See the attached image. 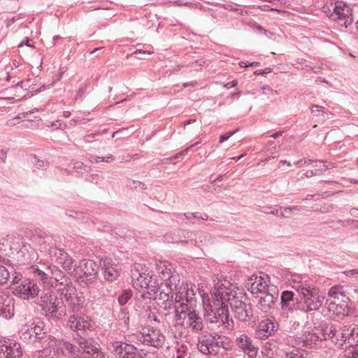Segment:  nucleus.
I'll return each mask as SVG.
<instances>
[{"label":"nucleus","instance_id":"nucleus-1","mask_svg":"<svg viewBox=\"0 0 358 358\" xmlns=\"http://www.w3.org/2000/svg\"><path fill=\"white\" fill-rule=\"evenodd\" d=\"M213 303L218 306L222 304L230 305L234 317L240 321L248 322L253 317V311L250 303L243 301L245 299L241 293H237L230 287H215L211 292Z\"/></svg>","mask_w":358,"mask_h":358},{"label":"nucleus","instance_id":"nucleus-2","mask_svg":"<svg viewBox=\"0 0 358 358\" xmlns=\"http://www.w3.org/2000/svg\"><path fill=\"white\" fill-rule=\"evenodd\" d=\"M292 288L298 292L299 296L298 310L309 313L322 307L325 296L315 286L307 282H295Z\"/></svg>","mask_w":358,"mask_h":358},{"label":"nucleus","instance_id":"nucleus-3","mask_svg":"<svg viewBox=\"0 0 358 358\" xmlns=\"http://www.w3.org/2000/svg\"><path fill=\"white\" fill-rule=\"evenodd\" d=\"M36 303L41 307L43 315L54 320H61L66 315L63 297L58 296L52 290L43 291Z\"/></svg>","mask_w":358,"mask_h":358},{"label":"nucleus","instance_id":"nucleus-4","mask_svg":"<svg viewBox=\"0 0 358 358\" xmlns=\"http://www.w3.org/2000/svg\"><path fill=\"white\" fill-rule=\"evenodd\" d=\"M44 327V322L38 319L30 320L22 326L19 331L20 338L27 344L41 342L46 335Z\"/></svg>","mask_w":358,"mask_h":358},{"label":"nucleus","instance_id":"nucleus-5","mask_svg":"<svg viewBox=\"0 0 358 358\" xmlns=\"http://www.w3.org/2000/svg\"><path fill=\"white\" fill-rule=\"evenodd\" d=\"M211 313L206 315V321L211 324H215L217 327H223L225 330H232L234 327V321L229 318L228 305H215L213 301V296L211 295V301L210 304Z\"/></svg>","mask_w":358,"mask_h":358},{"label":"nucleus","instance_id":"nucleus-6","mask_svg":"<svg viewBox=\"0 0 358 358\" xmlns=\"http://www.w3.org/2000/svg\"><path fill=\"white\" fill-rule=\"evenodd\" d=\"M194 288L196 286L192 283H182L180 285L178 283L174 286L175 303L179 304L180 308L194 309L196 302Z\"/></svg>","mask_w":358,"mask_h":358},{"label":"nucleus","instance_id":"nucleus-7","mask_svg":"<svg viewBox=\"0 0 358 358\" xmlns=\"http://www.w3.org/2000/svg\"><path fill=\"white\" fill-rule=\"evenodd\" d=\"M136 337L141 344L157 348L162 347L165 341V336L161 331L151 326L142 327Z\"/></svg>","mask_w":358,"mask_h":358},{"label":"nucleus","instance_id":"nucleus-8","mask_svg":"<svg viewBox=\"0 0 358 358\" xmlns=\"http://www.w3.org/2000/svg\"><path fill=\"white\" fill-rule=\"evenodd\" d=\"M63 299H65L66 314L78 313L84 307L85 302V296L83 292H78L75 287L69 290L59 289Z\"/></svg>","mask_w":358,"mask_h":358},{"label":"nucleus","instance_id":"nucleus-9","mask_svg":"<svg viewBox=\"0 0 358 358\" xmlns=\"http://www.w3.org/2000/svg\"><path fill=\"white\" fill-rule=\"evenodd\" d=\"M329 17L338 25L348 28L353 22L352 10L343 1H337Z\"/></svg>","mask_w":358,"mask_h":358},{"label":"nucleus","instance_id":"nucleus-10","mask_svg":"<svg viewBox=\"0 0 358 358\" xmlns=\"http://www.w3.org/2000/svg\"><path fill=\"white\" fill-rule=\"evenodd\" d=\"M48 255L52 263L60 266L68 273L72 274L73 269V259L63 248L50 247L48 250Z\"/></svg>","mask_w":358,"mask_h":358},{"label":"nucleus","instance_id":"nucleus-11","mask_svg":"<svg viewBox=\"0 0 358 358\" xmlns=\"http://www.w3.org/2000/svg\"><path fill=\"white\" fill-rule=\"evenodd\" d=\"M157 276L164 285L176 286L180 283V277L174 271L171 264L167 262H159L156 264Z\"/></svg>","mask_w":358,"mask_h":358},{"label":"nucleus","instance_id":"nucleus-12","mask_svg":"<svg viewBox=\"0 0 358 358\" xmlns=\"http://www.w3.org/2000/svg\"><path fill=\"white\" fill-rule=\"evenodd\" d=\"M79 268L82 274L77 276V281L80 284L90 285L97 278L99 266L93 260H83L79 262Z\"/></svg>","mask_w":358,"mask_h":358},{"label":"nucleus","instance_id":"nucleus-13","mask_svg":"<svg viewBox=\"0 0 358 358\" xmlns=\"http://www.w3.org/2000/svg\"><path fill=\"white\" fill-rule=\"evenodd\" d=\"M344 324L341 323L325 324L322 328L324 340L329 339L338 348L343 346Z\"/></svg>","mask_w":358,"mask_h":358},{"label":"nucleus","instance_id":"nucleus-14","mask_svg":"<svg viewBox=\"0 0 358 358\" xmlns=\"http://www.w3.org/2000/svg\"><path fill=\"white\" fill-rule=\"evenodd\" d=\"M58 356L64 358H83L82 350L78 346L65 340L58 341L52 346Z\"/></svg>","mask_w":358,"mask_h":358},{"label":"nucleus","instance_id":"nucleus-15","mask_svg":"<svg viewBox=\"0 0 358 358\" xmlns=\"http://www.w3.org/2000/svg\"><path fill=\"white\" fill-rule=\"evenodd\" d=\"M67 327L73 331H92L94 329V322L86 315H80L78 313L70 314L67 321Z\"/></svg>","mask_w":358,"mask_h":358},{"label":"nucleus","instance_id":"nucleus-16","mask_svg":"<svg viewBox=\"0 0 358 358\" xmlns=\"http://www.w3.org/2000/svg\"><path fill=\"white\" fill-rule=\"evenodd\" d=\"M20 343L10 338L0 339V358H21Z\"/></svg>","mask_w":358,"mask_h":358},{"label":"nucleus","instance_id":"nucleus-17","mask_svg":"<svg viewBox=\"0 0 358 358\" xmlns=\"http://www.w3.org/2000/svg\"><path fill=\"white\" fill-rule=\"evenodd\" d=\"M182 325L189 331L198 334L202 332L204 327L202 317L193 309L185 314Z\"/></svg>","mask_w":358,"mask_h":358},{"label":"nucleus","instance_id":"nucleus-18","mask_svg":"<svg viewBox=\"0 0 358 358\" xmlns=\"http://www.w3.org/2000/svg\"><path fill=\"white\" fill-rule=\"evenodd\" d=\"M79 345L82 350L83 357L85 358V355L91 356V358H104L103 353L100 350L99 345L95 343L92 339H87L85 337L80 336L74 338Z\"/></svg>","mask_w":358,"mask_h":358},{"label":"nucleus","instance_id":"nucleus-19","mask_svg":"<svg viewBox=\"0 0 358 358\" xmlns=\"http://www.w3.org/2000/svg\"><path fill=\"white\" fill-rule=\"evenodd\" d=\"M114 353L118 358H138L141 352L134 345L124 341H115L112 343Z\"/></svg>","mask_w":358,"mask_h":358},{"label":"nucleus","instance_id":"nucleus-20","mask_svg":"<svg viewBox=\"0 0 358 358\" xmlns=\"http://www.w3.org/2000/svg\"><path fill=\"white\" fill-rule=\"evenodd\" d=\"M100 266L105 280L108 282L116 280L120 275V266L109 257L102 258L100 261Z\"/></svg>","mask_w":358,"mask_h":358},{"label":"nucleus","instance_id":"nucleus-21","mask_svg":"<svg viewBox=\"0 0 358 358\" xmlns=\"http://www.w3.org/2000/svg\"><path fill=\"white\" fill-rule=\"evenodd\" d=\"M237 347L250 358L256 357L259 348L254 341L246 334H241L236 338Z\"/></svg>","mask_w":358,"mask_h":358},{"label":"nucleus","instance_id":"nucleus-22","mask_svg":"<svg viewBox=\"0 0 358 358\" xmlns=\"http://www.w3.org/2000/svg\"><path fill=\"white\" fill-rule=\"evenodd\" d=\"M278 328V324L272 320H262L255 329V336L261 340H265L271 336Z\"/></svg>","mask_w":358,"mask_h":358},{"label":"nucleus","instance_id":"nucleus-23","mask_svg":"<svg viewBox=\"0 0 358 358\" xmlns=\"http://www.w3.org/2000/svg\"><path fill=\"white\" fill-rule=\"evenodd\" d=\"M217 345L214 336L203 335L198 338L197 348L203 355H217Z\"/></svg>","mask_w":358,"mask_h":358},{"label":"nucleus","instance_id":"nucleus-24","mask_svg":"<svg viewBox=\"0 0 358 358\" xmlns=\"http://www.w3.org/2000/svg\"><path fill=\"white\" fill-rule=\"evenodd\" d=\"M40 289L38 285L30 280H25L16 289L17 294L22 299H34L38 295Z\"/></svg>","mask_w":358,"mask_h":358},{"label":"nucleus","instance_id":"nucleus-25","mask_svg":"<svg viewBox=\"0 0 358 358\" xmlns=\"http://www.w3.org/2000/svg\"><path fill=\"white\" fill-rule=\"evenodd\" d=\"M48 271L51 275V279L53 278L59 285L64 286L62 289H64V292L74 287L71 278L57 266H50L48 268Z\"/></svg>","mask_w":358,"mask_h":358},{"label":"nucleus","instance_id":"nucleus-26","mask_svg":"<svg viewBox=\"0 0 358 358\" xmlns=\"http://www.w3.org/2000/svg\"><path fill=\"white\" fill-rule=\"evenodd\" d=\"M299 300L294 297V293L289 290H285L281 293L280 305L283 312H293L298 309Z\"/></svg>","mask_w":358,"mask_h":358},{"label":"nucleus","instance_id":"nucleus-27","mask_svg":"<svg viewBox=\"0 0 358 358\" xmlns=\"http://www.w3.org/2000/svg\"><path fill=\"white\" fill-rule=\"evenodd\" d=\"M148 289L146 293H143L141 294V296L143 299H156V294L158 291L162 288L164 285V283L159 279V278L155 275H150L148 273Z\"/></svg>","mask_w":358,"mask_h":358},{"label":"nucleus","instance_id":"nucleus-28","mask_svg":"<svg viewBox=\"0 0 358 358\" xmlns=\"http://www.w3.org/2000/svg\"><path fill=\"white\" fill-rule=\"evenodd\" d=\"M14 301L13 299L6 296L0 292V316L5 319H10L14 316Z\"/></svg>","mask_w":358,"mask_h":358},{"label":"nucleus","instance_id":"nucleus-29","mask_svg":"<svg viewBox=\"0 0 358 358\" xmlns=\"http://www.w3.org/2000/svg\"><path fill=\"white\" fill-rule=\"evenodd\" d=\"M132 283L137 290L143 291L148 288V273L145 271L140 272L138 268L131 269Z\"/></svg>","mask_w":358,"mask_h":358},{"label":"nucleus","instance_id":"nucleus-30","mask_svg":"<svg viewBox=\"0 0 358 358\" xmlns=\"http://www.w3.org/2000/svg\"><path fill=\"white\" fill-rule=\"evenodd\" d=\"M246 286L252 294H256L264 293L267 285L262 277L252 275L248 278Z\"/></svg>","mask_w":358,"mask_h":358},{"label":"nucleus","instance_id":"nucleus-31","mask_svg":"<svg viewBox=\"0 0 358 358\" xmlns=\"http://www.w3.org/2000/svg\"><path fill=\"white\" fill-rule=\"evenodd\" d=\"M257 297L259 299L257 308L264 313H268L278 299L277 296H274V295L268 292H264Z\"/></svg>","mask_w":358,"mask_h":358},{"label":"nucleus","instance_id":"nucleus-32","mask_svg":"<svg viewBox=\"0 0 358 358\" xmlns=\"http://www.w3.org/2000/svg\"><path fill=\"white\" fill-rule=\"evenodd\" d=\"M298 344L306 348H311L317 344V342L324 340L322 333L318 334L317 333L308 332L303 334L298 338Z\"/></svg>","mask_w":358,"mask_h":358},{"label":"nucleus","instance_id":"nucleus-33","mask_svg":"<svg viewBox=\"0 0 358 358\" xmlns=\"http://www.w3.org/2000/svg\"><path fill=\"white\" fill-rule=\"evenodd\" d=\"M343 345L353 346L358 343V327L350 324H344Z\"/></svg>","mask_w":358,"mask_h":358},{"label":"nucleus","instance_id":"nucleus-34","mask_svg":"<svg viewBox=\"0 0 358 358\" xmlns=\"http://www.w3.org/2000/svg\"><path fill=\"white\" fill-rule=\"evenodd\" d=\"M60 172L62 174L71 175L73 172L83 176L86 173L88 172L87 167L84 166V164L81 162H76L73 163V166L71 169H60Z\"/></svg>","mask_w":358,"mask_h":358},{"label":"nucleus","instance_id":"nucleus-35","mask_svg":"<svg viewBox=\"0 0 358 358\" xmlns=\"http://www.w3.org/2000/svg\"><path fill=\"white\" fill-rule=\"evenodd\" d=\"M215 336V343L217 345V353L219 352V348H222L226 350H231L233 347L232 341L227 336H221L217 334L214 335Z\"/></svg>","mask_w":358,"mask_h":358},{"label":"nucleus","instance_id":"nucleus-36","mask_svg":"<svg viewBox=\"0 0 358 358\" xmlns=\"http://www.w3.org/2000/svg\"><path fill=\"white\" fill-rule=\"evenodd\" d=\"M313 167L314 169L308 170L305 173L304 176L309 178L314 176H320L322 173L323 171L329 168V166H325V164H321L320 162H315Z\"/></svg>","mask_w":358,"mask_h":358},{"label":"nucleus","instance_id":"nucleus-37","mask_svg":"<svg viewBox=\"0 0 358 358\" xmlns=\"http://www.w3.org/2000/svg\"><path fill=\"white\" fill-rule=\"evenodd\" d=\"M167 287V292H159V294H156V299L158 298L159 301H162V303L171 301L174 299L173 292L174 290V286L164 285Z\"/></svg>","mask_w":358,"mask_h":358},{"label":"nucleus","instance_id":"nucleus-38","mask_svg":"<svg viewBox=\"0 0 358 358\" xmlns=\"http://www.w3.org/2000/svg\"><path fill=\"white\" fill-rule=\"evenodd\" d=\"M31 268L35 275L38 277L43 283L45 284L49 282L50 279H51V275L49 271L46 273L40 269L37 266H33Z\"/></svg>","mask_w":358,"mask_h":358},{"label":"nucleus","instance_id":"nucleus-39","mask_svg":"<svg viewBox=\"0 0 358 358\" xmlns=\"http://www.w3.org/2000/svg\"><path fill=\"white\" fill-rule=\"evenodd\" d=\"M117 320L120 325L127 327L129 323V315L127 308H122L117 315Z\"/></svg>","mask_w":358,"mask_h":358},{"label":"nucleus","instance_id":"nucleus-40","mask_svg":"<svg viewBox=\"0 0 358 358\" xmlns=\"http://www.w3.org/2000/svg\"><path fill=\"white\" fill-rule=\"evenodd\" d=\"M20 240V236H15L14 234L3 235L0 236V245L9 247V244L11 243L12 241H17V243L18 244Z\"/></svg>","mask_w":358,"mask_h":358},{"label":"nucleus","instance_id":"nucleus-41","mask_svg":"<svg viewBox=\"0 0 358 358\" xmlns=\"http://www.w3.org/2000/svg\"><path fill=\"white\" fill-rule=\"evenodd\" d=\"M343 287L341 285H336L330 288L328 296L334 299H339L343 296Z\"/></svg>","mask_w":358,"mask_h":358},{"label":"nucleus","instance_id":"nucleus-42","mask_svg":"<svg viewBox=\"0 0 358 358\" xmlns=\"http://www.w3.org/2000/svg\"><path fill=\"white\" fill-rule=\"evenodd\" d=\"M132 296V292L130 289L124 290L118 296L117 301L120 306L126 304Z\"/></svg>","mask_w":358,"mask_h":358},{"label":"nucleus","instance_id":"nucleus-43","mask_svg":"<svg viewBox=\"0 0 358 358\" xmlns=\"http://www.w3.org/2000/svg\"><path fill=\"white\" fill-rule=\"evenodd\" d=\"M176 303H175V299L169 301L164 303H162V308L164 311L165 315H169L171 313H173V308H176L177 306H176Z\"/></svg>","mask_w":358,"mask_h":358},{"label":"nucleus","instance_id":"nucleus-44","mask_svg":"<svg viewBox=\"0 0 358 358\" xmlns=\"http://www.w3.org/2000/svg\"><path fill=\"white\" fill-rule=\"evenodd\" d=\"M280 210H282L280 212V216L282 217H288L295 210L299 211L300 208L298 206L280 207Z\"/></svg>","mask_w":358,"mask_h":358},{"label":"nucleus","instance_id":"nucleus-45","mask_svg":"<svg viewBox=\"0 0 358 358\" xmlns=\"http://www.w3.org/2000/svg\"><path fill=\"white\" fill-rule=\"evenodd\" d=\"M9 275L8 271L4 266L0 265V285L7 282Z\"/></svg>","mask_w":358,"mask_h":358},{"label":"nucleus","instance_id":"nucleus-46","mask_svg":"<svg viewBox=\"0 0 358 358\" xmlns=\"http://www.w3.org/2000/svg\"><path fill=\"white\" fill-rule=\"evenodd\" d=\"M179 308L180 307L178 306L176 308H173V313H174V316L177 321H179L181 320H183V317L185 316V314L188 313V310H187L186 308H181V310L180 311Z\"/></svg>","mask_w":358,"mask_h":358},{"label":"nucleus","instance_id":"nucleus-47","mask_svg":"<svg viewBox=\"0 0 358 358\" xmlns=\"http://www.w3.org/2000/svg\"><path fill=\"white\" fill-rule=\"evenodd\" d=\"M326 304L328 305L327 308L329 312L338 313L337 308H339L341 310H343V308L341 305L337 304L334 301H330L329 299L327 300Z\"/></svg>","mask_w":358,"mask_h":358},{"label":"nucleus","instance_id":"nucleus-48","mask_svg":"<svg viewBox=\"0 0 358 358\" xmlns=\"http://www.w3.org/2000/svg\"><path fill=\"white\" fill-rule=\"evenodd\" d=\"M87 87V83H83L80 86V87H79V89H78V92H77V93L76 94L75 99L76 100L82 99H83V97L84 96V95H85V94L86 92Z\"/></svg>","mask_w":358,"mask_h":358},{"label":"nucleus","instance_id":"nucleus-49","mask_svg":"<svg viewBox=\"0 0 358 358\" xmlns=\"http://www.w3.org/2000/svg\"><path fill=\"white\" fill-rule=\"evenodd\" d=\"M239 130V128H237L234 131L227 132L220 137V143H222L224 141H227L231 136H232L234 134H235L236 132H238Z\"/></svg>","mask_w":358,"mask_h":358},{"label":"nucleus","instance_id":"nucleus-50","mask_svg":"<svg viewBox=\"0 0 358 358\" xmlns=\"http://www.w3.org/2000/svg\"><path fill=\"white\" fill-rule=\"evenodd\" d=\"M33 163L37 169H46L48 166V162L40 160L34 157Z\"/></svg>","mask_w":358,"mask_h":358},{"label":"nucleus","instance_id":"nucleus-51","mask_svg":"<svg viewBox=\"0 0 358 358\" xmlns=\"http://www.w3.org/2000/svg\"><path fill=\"white\" fill-rule=\"evenodd\" d=\"M173 215L176 216L178 219H182V217H185V219L190 220L194 217H196V214L193 213H173Z\"/></svg>","mask_w":358,"mask_h":358},{"label":"nucleus","instance_id":"nucleus-52","mask_svg":"<svg viewBox=\"0 0 358 358\" xmlns=\"http://www.w3.org/2000/svg\"><path fill=\"white\" fill-rule=\"evenodd\" d=\"M324 110L325 108L324 107L317 105H313L311 108V113L313 115L318 116L320 113L323 115Z\"/></svg>","mask_w":358,"mask_h":358},{"label":"nucleus","instance_id":"nucleus-53","mask_svg":"<svg viewBox=\"0 0 358 358\" xmlns=\"http://www.w3.org/2000/svg\"><path fill=\"white\" fill-rule=\"evenodd\" d=\"M132 54L136 55H137L136 57L139 59H145L146 55H150V52L145 51V50H137L135 52H134Z\"/></svg>","mask_w":358,"mask_h":358},{"label":"nucleus","instance_id":"nucleus-54","mask_svg":"<svg viewBox=\"0 0 358 358\" xmlns=\"http://www.w3.org/2000/svg\"><path fill=\"white\" fill-rule=\"evenodd\" d=\"M107 131H108V129H104L102 131H97V132L94 133V134H90L86 135V136H84L83 141L85 142H89L88 141V138H94V137H96L97 136H100V135H102L103 134H106Z\"/></svg>","mask_w":358,"mask_h":358},{"label":"nucleus","instance_id":"nucleus-55","mask_svg":"<svg viewBox=\"0 0 358 358\" xmlns=\"http://www.w3.org/2000/svg\"><path fill=\"white\" fill-rule=\"evenodd\" d=\"M36 127L37 124L33 120L24 121L22 124V127L24 129H34Z\"/></svg>","mask_w":358,"mask_h":358},{"label":"nucleus","instance_id":"nucleus-56","mask_svg":"<svg viewBox=\"0 0 358 358\" xmlns=\"http://www.w3.org/2000/svg\"><path fill=\"white\" fill-rule=\"evenodd\" d=\"M66 215L70 217L73 218H80V216L82 215L81 212L75 211L73 210H66Z\"/></svg>","mask_w":358,"mask_h":358},{"label":"nucleus","instance_id":"nucleus-57","mask_svg":"<svg viewBox=\"0 0 358 358\" xmlns=\"http://www.w3.org/2000/svg\"><path fill=\"white\" fill-rule=\"evenodd\" d=\"M205 62L203 59H199L194 62H192L190 66L192 68L194 69L196 71H199L201 67L204 64Z\"/></svg>","mask_w":358,"mask_h":358},{"label":"nucleus","instance_id":"nucleus-58","mask_svg":"<svg viewBox=\"0 0 358 358\" xmlns=\"http://www.w3.org/2000/svg\"><path fill=\"white\" fill-rule=\"evenodd\" d=\"M314 162H313L311 159H299L297 161V166H299V167H302L303 166L313 164Z\"/></svg>","mask_w":358,"mask_h":358},{"label":"nucleus","instance_id":"nucleus-59","mask_svg":"<svg viewBox=\"0 0 358 358\" xmlns=\"http://www.w3.org/2000/svg\"><path fill=\"white\" fill-rule=\"evenodd\" d=\"M100 162L110 163L115 161V158L113 155H108L106 157H100Z\"/></svg>","mask_w":358,"mask_h":358},{"label":"nucleus","instance_id":"nucleus-60","mask_svg":"<svg viewBox=\"0 0 358 358\" xmlns=\"http://www.w3.org/2000/svg\"><path fill=\"white\" fill-rule=\"evenodd\" d=\"M17 243V241H11V243L9 244V248L10 250H17L20 247V245L22 243L21 242V239L19 241L18 244Z\"/></svg>","mask_w":358,"mask_h":358},{"label":"nucleus","instance_id":"nucleus-61","mask_svg":"<svg viewBox=\"0 0 358 358\" xmlns=\"http://www.w3.org/2000/svg\"><path fill=\"white\" fill-rule=\"evenodd\" d=\"M324 353H325V355L324 356V358H331L332 357H334V355L335 354V350L331 348H328L324 351Z\"/></svg>","mask_w":358,"mask_h":358},{"label":"nucleus","instance_id":"nucleus-62","mask_svg":"<svg viewBox=\"0 0 358 358\" xmlns=\"http://www.w3.org/2000/svg\"><path fill=\"white\" fill-rule=\"evenodd\" d=\"M100 157L94 155H89L87 156V159L90 163H99L100 162Z\"/></svg>","mask_w":358,"mask_h":358},{"label":"nucleus","instance_id":"nucleus-63","mask_svg":"<svg viewBox=\"0 0 358 358\" xmlns=\"http://www.w3.org/2000/svg\"><path fill=\"white\" fill-rule=\"evenodd\" d=\"M20 118H21V117L17 115V116L15 117L14 118H12L10 120H8L6 122V125L8 126V127L15 126V125H16L18 123L17 122H16V120H19Z\"/></svg>","mask_w":358,"mask_h":358},{"label":"nucleus","instance_id":"nucleus-64","mask_svg":"<svg viewBox=\"0 0 358 358\" xmlns=\"http://www.w3.org/2000/svg\"><path fill=\"white\" fill-rule=\"evenodd\" d=\"M354 348L352 353L351 358H358V342L356 344H354Z\"/></svg>","mask_w":358,"mask_h":358}]
</instances>
